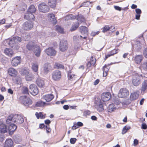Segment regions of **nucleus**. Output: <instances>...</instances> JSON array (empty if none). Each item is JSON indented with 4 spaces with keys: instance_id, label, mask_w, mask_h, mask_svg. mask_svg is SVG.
Masks as SVG:
<instances>
[{
    "instance_id": "f257e3e1",
    "label": "nucleus",
    "mask_w": 147,
    "mask_h": 147,
    "mask_svg": "<svg viewBox=\"0 0 147 147\" xmlns=\"http://www.w3.org/2000/svg\"><path fill=\"white\" fill-rule=\"evenodd\" d=\"M26 48L29 50L33 51L36 57L40 56L41 50L40 47L38 45L33 42H30L27 45Z\"/></svg>"
},
{
    "instance_id": "f03ea898",
    "label": "nucleus",
    "mask_w": 147,
    "mask_h": 147,
    "mask_svg": "<svg viewBox=\"0 0 147 147\" xmlns=\"http://www.w3.org/2000/svg\"><path fill=\"white\" fill-rule=\"evenodd\" d=\"M19 99L20 102L25 106L28 107L32 104V100L26 96H21Z\"/></svg>"
},
{
    "instance_id": "7ed1b4c3",
    "label": "nucleus",
    "mask_w": 147,
    "mask_h": 147,
    "mask_svg": "<svg viewBox=\"0 0 147 147\" xmlns=\"http://www.w3.org/2000/svg\"><path fill=\"white\" fill-rule=\"evenodd\" d=\"M132 83L134 86H137L140 83V78L142 77V75H140L137 73H135L133 75Z\"/></svg>"
},
{
    "instance_id": "20e7f679",
    "label": "nucleus",
    "mask_w": 147,
    "mask_h": 147,
    "mask_svg": "<svg viewBox=\"0 0 147 147\" xmlns=\"http://www.w3.org/2000/svg\"><path fill=\"white\" fill-rule=\"evenodd\" d=\"M59 50L62 52H64L67 50L68 48L67 41L65 40H61L59 45Z\"/></svg>"
},
{
    "instance_id": "39448f33",
    "label": "nucleus",
    "mask_w": 147,
    "mask_h": 147,
    "mask_svg": "<svg viewBox=\"0 0 147 147\" xmlns=\"http://www.w3.org/2000/svg\"><path fill=\"white\" fill-rule=\"evenodd\" d=\"M38 8L39 11L43 13L48 12L49 10V7L45 3L40 4L38 6Z\"/></svg>"
},
{
    "instance_id": "423d86ee",
    "label": "nucleus",
    "mask_w": 147,
    "mask_h": 147,
    "mask_svg": "<svg viewBox=\"0 0 147 147\" xmlns=\"http://www.w3.org/2000/svg\"><path fill=\"white\" fill-rule=\"evenodd\" d=\"M20 56H17L13 58L11 60V65L13 66L16 67L20 65L21 62Z\"/></svg>"
},
{
    "instance_id": "0eeeda50",
    "label": "nucleus",
    "mask_w": 147,
    "mask_h": 147,
    "mask_svg": "<svg viewBox=\"0 0 147 147\" xmlns=\"http://www.w3.org/2000/svg\"><path fill=\"white\" fill-rule=\"evenodd\" d=\"M129 94V91L126 88H123L120 90L118 95L119 97L123 98L128 96Z\"/></svg>"
},
{
    "instance_id": "6e6552de",
    "label": "nucleus",
    "mask_w": 147,
    "mask_h": 147,
    "mask_svg": "<svg viewBox=\"0 0 147 147\" xmlns=\"http://www.w3.org/2000/svg\"><path fill=\"white\" fill-rule=\"evenodd\" d=\"M33 27V23L30 21L24 22L22 25V28L24 30H31Z\"/></svg>"
},
{
    "instance_id": "1a4fd4ad",
    "label": "nucleus",
    "mask_w": 147,
    "mask_h": 147,
    "mask_svg": "<svg viewBox=\"0 0 147 147\" xmlns=\"http://www.w3.org/2000/svg\"><path fill=\"white\" fill-rule=\"evenodd\" d=\"M29 89L31 94L34 96L36 95L38 92V90L36 86L34 84H31L29 86Z\"/></svg>"
},
{
    "instance_id": "9d476101",
    "label": "nucleus",
    "mask_w": 147,
    "mask_h": 147,
    "mask_svg": "<svg viewBox=\"0 0 147 147\" xmlns=\"http://www.w3.org/2000/svg\"><path fill=\"white\" fill-rule=\"evenodd\" d=\"M14 123L19 124L22 123L24 119L22 116L19 114L14 115Z\"/></svg>"
},
{
    "instance_id": "9b49d317",
    "label": "nucleus",
    "mask_w": 147,
    "mask_h": 147,
    "mask_svg": "<svg viewBox=\"0 0 147 147\" xmlns=\"http://www.w3.org/2000/svg\"><path fill=\"white\" fill-rule=\"evenodd\" d=\"M131 43L134 49L138 50L141 48V44L139 40H133Z\"/></svg>"
},
{
    "instance_id": "f8f14e48",
    "label": "nucleus",
    "mask_w": 147,
    "mask_h": 147,
    "mask_svg": "<svg viewBox=\"0 0 147 147\" xmlns=\"http://www.w3.org/2000/svg\"><path fill=\"white\" fill-rule=\"evenodd\" d=\"M53 79L54 80H58L61 77L60 71L59 70H56L53 72L52 75Z\"/></svg>"
},
{
    "instance_id": "ddd939ff",
    "label": "nucleus",
    "mask_w": 147,
    "mask_h": 147,
    "mask_svg": "<svg viewBox=\"0 0 147 147\" xmlns=\"http://www.w3.org/2000/svg\"><path fill=\"white\" fill-rule=\"evenodd\" d=\"M66 70L67 72V77L68 80L71 81L75 80L76 78V76L75 74L71 71V70L68 71L67 67L66 68Z\"/></svg>"
},
{
    "instance_id": "4468645a",
    "label": "nucleus",
    "mask_w": 147,
    "mask_h": 147,
    "mask_svg": "<svg viewBox=\"0 0 147 147\" xmlns=\"http://www.w3.org/2000/svg\"><path fill=\"white\" fill-rule=\"evenodd\" d=\"M45 53L48 55L54 56L56 54V51L52 47L47 49L45 50Z\"/></svg>"
},
{
    "instance_id": "2eb2a0df",
    "label": "nucleus",
    "mask_w": 147,
    "mask_h": 147,
    "mask_svg": "<svg viewBox=\"0 0 147 147\" xmlns=\"http://www.w3.org/2000/svg\"><path fill=\"white\" fill-rule=\"evenodd\" d=\"M111 94L109 92L104 93L101 96V99L103 102L107 101L110 99Z\"/></svg>"
},
{
    "instance_id": "dca6fc26",
    "label": "nucleus",
    "mask_w": 147,
    "mask_h": 147,
    "mask_svg": "<svg viewBox=\"0 0 147 147\" xmlns=\"http://www.w3.org/2000/svg\"><path fill=\"white\" fill-rule=\"evenodd\" d=\"M48 20L52 24H56L57 20L53 14L52 13H49L48 15Z\"/></svg>"
},
{
    "instance_id": "f3484780",
    "label": "nucleus",
    "mask_w": 147,
    "mask_h": 147,
    "mask_svg": "<svg viewBox=\"0 0 147 147\" xmlns=\"http://www.w3.org/2000/svg\"><path fill=\"white\" fill-rule=\"evenodd\" d=\"M80 30L82 34L85 36L82 37L84 39L86 38L87 35L88 30L87 28L85 26H81L80 28Z\"/></svg>"
},
{
    "instance_id": "a211bd4d",
    "label": "nucleus",
    "mask_w": 147,
    "mask_h": 147,
    "mask_svg": "<svg viewBox=\"0 0 147 147\" xmlns=\"http://www.w3.org/2000/svg\"><path fill=\"white\" fill-rule=\"evenodd\" d=\"M54 97V96L53 94H47L43 95L42 98L45 100L47 102H49L51 101Z\"/></svg>"
},
{
    "instance_id": "6ab92c4d",
    "label": "nucleus",
    "mask_w": 147,
    "mask_h": 147,
    "mask_svg": "<svg viewBox=\"0 0 147 147\" xmlns=\"http://www.w3.org/2000/svg\"><path fill=\"white\" fill-rule=\"evenodd\" d=\"M139 92H134L131 93L130 95V99L131 100H134L137 99L139 96Z\"/></svg>"
},
{
    "instance_id": "aec40b11",
    "label": "nucleus",
    "mask_w": 147,
    "mask_h": 147,
    "mask_svg": "<svg viewBox=\"0 0 147 147\" xmlns=\"http://www.w3.org/2000/svg\"><path fill=\"white\" fill-rule=\"evenodd\" d=\"M10 40L9 43L10 44H14V43L20 42L21 41V39L18 36H15L11 39Z\"/></svg>"
},
{
    "instance_id": "412c9836",
    "label": "nucleus",
    "mask_w": 147,
    "mask_h": 147,
    "mask_svg": "<svg viewBox=\"0 0 147 147\" xmlns=\"http://www.w3.org/2000/svg\"><path fill=\"white\" fill-rule=\"evenodd\" d=\"M8 72L11 76H16L18 74V72L15 69L12 68H10L8 69Z\"/></svg>"
},
{
    "instance_id": "4be33fe9",
    "label": "nucleus",
    "mask_w": 147,
    "mask_h": 147,
    "mask_svg": "<svg viewBox=\"0 0 147 147\" xmlns=\"http://www.w3.org/2000/svg\"><path fill=\"white\" fill-rule=\"evenodd\" d=\"M13 144V142L11 139H7L5 141L4 147H12Z\"/></svg>"
},
{
    "instance_id": "5701e85b",
    "label": "nucleus",
    "mask_w": 147,
    "mask_h": 147,
    "mask_svg": "<svg viewBox=\"0 0 147 147\" xmlns=\"http://www.w3.org/2000/svg\"><path fill=\"white\" fill-rule=\"evenodd\" d=\"M24 18L26 20L32 19L34 20L35 17L34 15L31 13L28 12L25 13L24 15Z\"/></svg>"
},
{
    "instance_id": "b1692460",
    "label": "nucleus",
    "mask_w": 147,
    "mask_h": 147,
    "mask_svg": "<svg viewBox=\"0 0 147 147\" xmlns=\"http://www.w3.org/2000/svg\"><path fill=\"white\" fill-rule=\"evenodd\" d=\"M7 126L5 124L0 122V132L5 133L7 132Z\"/></svg>"
},
{
    "instance_id": "393cba45",
    "label": "nucleus",
    "mask_w": 147,
    "mask_h": 147,
    "mask_svg": "<svg viewBox=\"0 0 147 147\" xmlns=\"http://www.w3.org/2000/svg\"><path fill=\"white\" fill-rule=\"evenodd\" d=\"M4 52L6 55L10 57H11L14 54L13 52L9 48L5 49L4 51Z\"/></svg>"
},
{
    "instance_id": "a878e982",
    "label": "nucleus",
    "mask_w": 147,
    "mask_h": 147,
    "mask_svg": "<svg viewBox=\"0 0 147 147\" xmlns=\"http://www.w3.org/2000/svg\"><path fill=\"white\" fill-rule=\"evenodd\" d=\"M17 126L13 123L11 124L9 127V134H12L17 129Z\"/></svg>"
},
{
    "instance_id": "bb28decb",
    "label": "nucleus",
    "mask_w": 147,
    "mask_h": 147,
    "mask_svg": "<svg viewBox=\"0 0 147 147\" xmlns=\"http://www.w3.org/2000/svg\"><path fill=\"white\" fill-rule=\"evenodd\" d=\"M95 108L99 112H102L104 110L103 103L100 101L95 105Z\"/></svg>"
},
{
    "instance_id": "cd10ccee",
    "label": "nucleus",
    "mask_w": 147,
    "mask_h": 147,
    "mask_svg": "<svg viewBox=\"0 0 147 147\" xmlns=\"http://www.w3.org/2000/svg\"><path fill=\"white\" fill-rule=\"evenodd\" d=\"M14 115L11 114L9 116L7 119L6 120V122L7 124L10 123H14Z\"/></svg>"
},
{
    "instance_id": "c85d7f7f",
    "label": "nucleus",
    "mask_w": 147,
    "mask_h": 147,
    "mask_svg": "<svg viewBox=\"0 0 147 147\" xmlns=\"http://www.w3.org/2000/svg\"><path fill=\"white\" fill-rule=\"evenodd\" d=\"M36 82L38 86L40 87H43L45 84L44 80L40 78H37Z\"/></svg>"
},
{
    "instance_id": "c756f323",
    "label": "nucleus",
    "mask_w": 147,
    "mask_h": 147,
    "mask_svg": "<svg viewBox=\"0 0 147 147\" xmlns=\"http://www.w3.org/2000/svg\"><path fill=\"white\" fill-rule=\"evenodd\" d=\"M51 68L50 65L48 63H45L44 66V73L47 74Z\"/></svg>"
},
{
    "instance_id": "7c9ffc66",
    "label": "nucleus",
    "mask_w": 147,
    "mask_h": 147,
    "mask_svg": "<svg viewBox=\"0 0 147 147\" xmlns=\"http://www.w3.org/2000/svg\"><path fill=\"white\" fill-rule=\"evenodd\" d=\"M107 109L109 112H112L116 110V107L113 104H111L109 105Z\"/></svg>"
},
{
    "instance_id": "2f4dec72",
    "label": "nucleus",
    "mask_w": 147,
    "mask_h": 147,
    "mask_svg": "<svg viewBox=\"0 0 147 147\" xmlns=\"http://www.w3.org/2000/svg\"><path fill=\"white\" fill-rule=\"evenodd\" d=\"M96 63V61L94 59L93 57H92L90 59V61L88 62L87 64V67L88 68L90 67L91 66H94Z\"/></svg>"
},
{
    "instance_id": "473e14b6",
    "label": "nucleus",
    "mask_w": 147,
    "mask_h": 147,
    "mask_svg": "<svg viewBox=\"0 0 147 147\" xmlns=\"http://www.w3.org/2000/svg\"><path fill=\"white\" fill-rule=\"evenodd\" d=\"M36 11V9L35 6L33 5H30L28 9V12L32 13H35Z\"/></svg>"
},
{
    "instance_id": "72a5a7b5",
    "label": "nucleus",
    "mask_w": 147,
    "mask_h": 147,
    "mask_svg": "<svg viewBox=\"0 0 147 147\" xmlns=\"http://www.w3.org/2000/svg\"><path fill=\"white\" fill-rule=\"evenodd\" d=\"M48 3L51 7L54 8L56 4V0H49Z\"/></svg>"
},
{
    "instance_id": "f704fd0d",
    "label": "nucleus",
    "mask_w": 147,
    "mask_h": 147,
    "mask_svg": "<svg viewBox=\"0 0 147 147\" xmlns=\"http://www.w3.org/2000/svg\"><path fill=\"white\" fill-rule=\"evenodd\" d=\"M147 89V80H145L142 83L141 90L142 91L144 92Z\"/></svg>"
},
{
    "instance_id": "c9c22d12",
    "label": "nucleus",
    "mask_w": 147,
    "mask_h": 147,
    "mask_svg": "<svg viewBox=\"0 0 147 147\" xmlns=\"http://www.w3.org/2000/svg\"><path fill=\"white\" fill-rule=\"evenodd\" d=\"M108 67H109L108 66L105 65L103 67V76L104 77H105L107 75V72L109 70Z\"/></svg>"
},
{
    "instance_id": "e433bc0d",
    "label": "nucleus",
    "mask_w": 147,
    "mask_h": 147,
    "mask_svg": "<svg viewBox=\"0 0 147 147\" xmlns=\"http://www.w3.org/2000/svg\"><path fill=\"white\" fill-rule=\"evenodd\" d=\"M38 66L37 63H33L32 65V69L35 72H37L38 71Z\"/></svg>"
},
{
    "instance_id": "4c0bfd02",
    "label": "nucleus",
    "mask_w": 147,
    "mask_h": 147,
    "mask_svg": "<svg viewBox=\"0 0 147 147\" xmlns=\"http://www.w3.org/2000/svg\"><path fill=\"white\" fill-rule=\"evenodd\" d=\"M26 79L27 81H30L34 78L33 76L31 73H29L26 76Z\"/></svg>"
},
{
    "instance_id": "58836bf2",
    "label": "nucleus",
    "mask_w": 147,
    "mask_h": 147,
    "mask_svg": "<svg viewBox=\"0 0 147 147\" xmlns=\"http://www.w3.org/2000/svg\"><path fill=\"white\" fill-rule=\"evenodd\" d=\"M142 57L141 55H137L136 56L135 59L136 62L138 64L140 63L142 59Z\"/></svg>"
},
{
    "instance_id": "ea45409f",
    "label": "nucleus",
    "mask_w": 147,
    "mask_h": 147,
    "mask_svg": "<svg viewBox=\"0 0 147 147\" xmlns=\"http://www.w3.org/2000/svg\"><path fill=\"white\" fill-rule=\"evenodd\" d=\"M76 18V17L75 16H74L72 14H71L65 17V20H72L75 19Z\"/></svg>"
},
{
    "instance_id": "a19ab883",
    "label": "nucleus",
    "mask_w": 147,
    "mask_h": 147,
    "mask_svg": "<svg viewBox=\"0 0 147 147\" xmlns=\"http://www.w3.org/2000/svg\"><path fill=\"white\" fill-rule=\"evenodd\" d=\"M46 103L45 102L39 101L36 103L35 106L37 107H41L44 105Z\"/></svg>"
},
{
    "instance_id": "79ce46f5",
    "label": "nucleus",
    "mask_w": 147,
    "mask_h": 147,
    "mask_svg": "<svg viewBox=\"0 0 147 147\" xmlns=\"http://www.w3.org/2000/svg\"><path fill=\"white\" fill-rule=\"evenodd\" d=\"M56 30L61 33H63V28L59 26H56L55 27Z\"/></svg>"
},
{
    "instance_id": "37998d69",
    "label": "nucleus",
    "mask_w": 147,
    "mask_h": 147,
    "mask_svg": "<svg viewBox=\"0 0 147 147\" xmlns=\"http://www.w3.org/2000/svg\"><path fill=\"white\" fill-rule=\"evenodd\" d=\"M91 2L89 1H86L82 3L80 6L81 7L82 6L87 7L89 6L91 4Z\"/></svg>"
},
{
    "instance_id": "c03bdc74",
    "label": "nucleus",
    "mask_w": 147,
    "mask_h": 147,
    "mask_svg": "<svg viewBox=\"0 0 147 147\" xmlns=\"http://www.w3.org/2000/svg\"><path fill=\"white\" fill-rule=\"evenodd\" d=\"M55 66H56L58 69H63L64 68V67L63 65L57 63H55Z\"/></svg>"
},
{
    "instance_id": "a18cd8bd",
    "label": "nucleus",
    "mask_w": 147,
    "mask_h": 147,
    "mask_svg": "<svg viewBox=\"0 0 147 147\" xmlns=\"http://www.w3.org/2000/svg\"><path fill=\"white\" fill-rule=\"evenodd\" d=\"M22 92L24 94H28V88L26 87H24L22 88Z\"/></svg>"
},
{
    "instance_id": "49530a36",
    "label": "nucleus",
    "mask_w": 147,
    "mask_h": 147,
    "mask_svg": "<svg viewBox=\"0 0 147 147\" xmlns=\"http://www.w3.org/2000/svg\"><path fill=\"white\" fill-rule=\"evenodd\" d=\"M78 27V23L73 25L71 27V31H73L75 30Z\"/></svg>"
},
{
    "instance_id": "de8ad7c7",
    "label": "nucleus",
    "mask_w": 147,
    "mask_h": 147,
    "mask_svg": "<svg viewBox=\"0 0 147 147\" xmlns=\"http://www.w3.org/2000/svg\"><path fill=\"white\" fill-rule=\"evenodd\" d=\"M119 51V50L118 49H114L110 51V53H111V55H113L114 54H115L118 53Z\"/></svg>"
},
{
    "instance_id": "09e8293b",
    "label": "nucleus",
    "mask_w": 147,
    "mask_h": 147,
    "mask_svg": "<svg viewBox=\"0 0 147 147\" xmlns=\"http://www.w3.org/2000/svg\"><path fill=\"white\" fill-rule=\"evenodd\" d=\"M110 29V28L107 26H106L103 27L102 29V32H105L109 30Z\"/></svg>"
},
{
    "instance_id": "8fccbe9b",
    "label": "nucleus",
    "mask_w": 147,
    "mask_h": 147,
    "mask_svg": "<svg viewBox=\"0 0 147 147\" xmlns=\"http://www.w3.org/2000/svg\"><path fill=\"white\" fill-rule=\"evenodd\" d=\"M46 129V132L47 133H50L51 131V129L49 127V125H47L45 126Z\"/></svg>"
},
{
    "instance_id": "3c124183",
    "label": "nucleus",
    "mask_w": 147,
    "mask_h": 147,
    "mask_svg": "<svg viewBox=\"0 0 147 147\" xmlns=\"http://www.w3.org/2000/svg\"><path fill=\"white\" fill-rule=\"evenodd\" d=\"M76 138H71L70 139V141L71 144H74L76 141Z\"/></svg>"
},
{
    "instance_id": "603ef678",
    "label": "nucleus",
    "mask_w": 147,
    "mask_h": 147,
    "mask_svg": "<svg viewBox=\"0 0 147 147\" xmlns=\"http://www.w3.org/2000/svg\"><path fill=\"white\" fill-rule=\"evenodd\" d=\"M143 55L145 57L147 58V48H145L144 49Z\"/></svg>"
},
{
    "instance_id": "864d4df0",
    "label": "nucleus",
    "mask_w": 147,
    "mask_h": 147,
    "mask_svg": "<svg viewBox=\"0 0 147 147\" xmlns=\"http://www.w3.org/2000/svg\"><path fill=\"white\" fill-rule=\"evenodd\" d=\"M141 128L142 129H146L147 128V125L145 123H143L142 124Z\"/></svg>"
},
{
    "instance_id": "5fc2aeb1",
    "label": "nucleus",
    "mask_w": 147,
    "mask_h": 147,
    "mask_svg": "<svg viewBox=\"0 0 147 147\" xmlns=\"http://www.w3.org/2000/svg\"><path fill=\"white\" fill-rule=\"evenodd\" d=\"M82 37V36H74V40H78L80 38Z\"/></svg>"
},
{
    "instance_id": "6e6d98bb",
    "label": "nucleus",
    "mask_w": 147,
    "mask_h": 147,
    "mask_svg": "<svg viewBox=\"0 0 147 147\" xmlns=\"http://www.w3.org/2000/svg\"><path fill=\"white\" fill-rule=\"evenodd\" d=\"M90 113V111L88 110H86L85 111L84 113V115H89Z\"/></svg>"
},
{
    "instance_id": "4d7b16f0",
    "label": "nucleus",
    "mask_w": 147,
    "mask_h": 147,
    "mask_svg": "<svg viewBox=\"0 0 147 147\" xmlns=\"http://www.w3.org/2000/svg\"><path fill=\"white\" fill-rule=\"evenodd\" d=\"M138 144V141L136 139H135L134 140V146H136Z\"/></svg>"
},
{
    "instance_id": "13d9d810",
    "label": "nucleus",
    "mask_w": 147,
    "mask_h": 147,
    "mask_svg": "<svg viewBox=\"0 0 147 147\" xmlns=\"http://www.w3.org/2000/svg\"><path fill=\"white\" fill-rule=\"evenodd\" d=\"M114 8L115 9L119 11H121V8L117 6H114Z\"/></svg>"
},
{
    "instance_id": "bf43d9fd",
    "label": "nucleus",
    "mask_w": 147,
    "mask_h": 147,
    "mask_svg": "<svg viewBox=\"0 0 147 147\" xmlns=\"http://www.w3.org/2000/svg\"><path fill=\"white\" fill-rule=\"evenodd\" d=\"M135 11L137 14H140L141 13V10L139 9H136Z\"/></svg>"
},
{
    "instance_id": "052dcab7",
    "label": "nucleus",
    "mask_w": 147,
    "mask_h": 147,
    "mask_svg": "<svg viewBox=\"0 0 147 147\" xmlns=\"http://www.w3.org/2000/svg\"><path fill=\"white\" fill-rule=\"evenodd\" d=\"M29 71L28 70H24L23 72V74L26 76L29 74Z\"/></svg>"
},
{
    "instance_id": "680f3d73",
    "label": "nucleus",
    "mask_w": 147,
    "mask_h": 147,
    "mask_svg": "<svg viewBox=\"0 0 147 147\" xmlns=\"http://www.w3.org/2000/svg\"><path fill=\"white\" fill-rule=\"evenodd\" d=\"M78 127L77 124L76 123L72 127V128L73 129H76L78 128Z\"/></svg>"
},
{
    "instance_id": "e2e57ef3",
    "label": "nucleus",
    "mask_w": 147,
    "mask_h": 147,
    "mask_svg": "<svg viewBox=\"0 0 147 147\" xmlns=\"http://www.w3.org/2000/svg\"><path fill=\"white\" fill-rule=\"evenodd\" d=\"M126 126H125L123 129L122 134H124L127 132V130L125 129Z\"/></svg>"
},
{
    "instance_id": "0e129e2a",
    "label": "nucleus",
    "mask_w": 147,
    "mask_h": 147,
    "mask_svg": "<svg viewBox=\"0 0 147 147\" xmlns=\"http://www.w3.org/2000/svg\"><path fill=\"white\" fill-rule=\"evenodd\" d=\"M110 28V30L112 32H113L115 31V27L114 26H111Z\"/></svg>"
},
{
    "instance_id": "69168bd1",
    "label": "nucleus",
    "mask_w": 147,
    "mask_h": 147,
    "mask_svg": "<svg viewBox=\"0 0 147 147\" xmlns=\"http://www.w3.org/2000/svg\"><path fill=\"white\" fill-rule=\"evenodd\" d=\"M45 123L46 124H47V125H49V124L50 123L51 121L49 119H47L45 121Z\"/></svg>"
},
{
    "instance_id": "338daca9",
    "label": "nucleus",
    "mask_w": 147,
    "mask_h": 147,
    "mask_svg": "<svg viewBox=\"0 0 147 147\" xmlns=\"http://www.w3.org/2000/svg\"><path fill=\"white\" fill-rule=\"evenodd\" d=\"M78 127L82 126L83 125V124L82 123L80 122H78L77 123Z\"/></svg>"
},
{
    "instance_id": "774afa93",
    "label": "nucleus",
    "mask_w": 147,
    "mask_h": 147,
    "mask_svg": "<svg viewBox=\"0 0 147 147\" xmlns=\"http://www.w3.org/2000/svg\"><path fill=\"white\" fill-rule=\"evenodd\" d=\"M63 108L64 109L67 110L69 109V107L68 105H65L63 106Z\"/></svg>"
}]
</instances>
